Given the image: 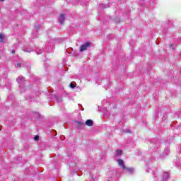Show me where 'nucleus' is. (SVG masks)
<instances>
[{
  "mask_svg": "<svg viewBox=\"0 0 181 181\" xmlns=\"http://www.w3.org/2000/svg\"><path fill=\"white\" fill-rule=\"evenodd\" d=\"M17 67H21V63L17 64Z\"/></svg>",
  "mask_w": 181,
  "mask_h": 181,
  "instance_id": "dca6fc26",
  "label": "nucleus"
},
{
  "mask_svg": "<svg viewBox=\"0 0 181 181\" xmlns=\"http://www.w3.org/2000/svg\"><path fill=\"white\" fill-rule=\"evenodd\" d=\"M65 20H66V16L64 14H61L59 18V23H61V25H63L64 23Z\"/></svg>",
  "mask_w": 181,
  "mask_h": 181,
  "instance_id": "7ed1b4c3",
  "label": "nucleus"
},
{
  "mask_svg": "<svg viewBox=\"0 0 181 181\" xmlns=\"http://www.w3.org/2000/svg\"><path fill=\"white\" fill-rule=\"evenodd\" d=\"M86 125H87V127H93V120L91 119H87L85 122Z\"/></svg>",
  "mask_w": 181,
  "mask_h": 181,
  "instance_id": "39448f33",
  "label": "nucleus"
},
{
  "mask_svg": "<svg viewBox=\"0 0 181 181\" xmlns=\"http://www.w3.org/2000/svg\"><path fill=\"white\" fill-rule=\"evenodd\" d=\"M69 86L71 88H74L76 87V86H74V84H73L72 83H70Z\"/></svg>",
  "mask_w": 181,
  "mask_h": 181,
  "instance_id": "ddd939ff",
  "label": "nucleus"
},
{
  "mask_svg": "<svg viewBox=\"0 0 181 181\" xmlns=\"http://www.w3.org/2000/svg\"><path fill=\"white\" fill-rule=\"evenodd\" d=\"M17 82L18 83V84H20L21 93H23V91H22V84L25 83V78H23V76H18L17 78Z\"/></svg>",
  "mask_w": 181,
  "mask_h": 181,
  "instance_id": "f257e3e1",
  "label": "nucleus"
},
{
  "mask_svg": "<svg viewBox=\"0 0 181 181\" xmlns=\"http://www.w3.org/2000/svg\"><path fill=\"white\" fill-rule=\"evenodd\" d=\"M90 177H91L92 180H93V181L97 180V175H94V174H92L90 175Z\"/></svg>",
  "mask_w": 181,
  "mask_h": 181,
  "instance_id": "1a4fd4ad",
  "label": "nucleus"
},
{
  "mask_svg": "<svg viewBox=\"0 0 181 181\" xmlns=\"http://www.w3.org/2000/svg\"><path fill=\"white\" fill-rule=\"evenodd\" d=\"M23 52H25L26 53H31L33 50L31 49H24Z\"/></svg>",
  "mask_w": 181,
  "mask_h": 181,
  "instance_id": "9b49d317",
  "label": "nucleus"
},
{
  "mask_svg": "<svg viewBox=\"0 0 181 181\" xmlns=\"http://www.w3.org/2000/svg\"><path fill=\"white\" fill-rule=\"evenodd\" d=\"M127 172H129V173H132V172H134V168H126Z\"/></svg>",
  "mask_w": 181,
  "mask_h": 181,
  "instance_id": "f8f14e48",
  "label": "nucleus"
},
{
  "mask_svg": "<svg viewBox=\"0 0 181 181\" xmlns=\"http://www.w3.org/2000/svg\"><path fill=\"white\" fill-rule=\"evenodd\" d=\"M169 46H170V47H172V46H173V45L170 44Z\"/></svg>",
  "mask_w": 181,
  "mask_h": 181,
  "instance_id": "a211bd4d",
  "label": "nucleus"
},
{
  "mask_svg": "<svg viewBox=\"0 0 181 181\" xmlns=\"http://www.w3.org/2000/svg\"><path fill=\"white\" fill-rule=\"evenodd\" d=\"M170 153V150L168 148H165L164 153H163V156H166Z\"/></svg>",
  "mask_w": 181,
  "mask_h": 181,
  "instance_id": "0eeeda50",
  "label": "nucleus"
},
{
  "mask_svg": "<svg viewBox=\"0 0 181 181\" xmlns=\"http://www.w3.org/2000/svg\"><path fill=\"white\" fill-rule=\"evenodd\" d=\"M169 179V173H164L163 175V180H168Z\"/></svg>",
  "mask_w": 181,
  "mask_h": 181,
  "instance_id": "423d86ee",
  "label": "nucleus"
},
{
  "mask_svg": "<svg viewBox=\"0 0 181 181\" xmlns=\"http://www.w3.org/2000/svg\"><path fill=\"white\" fill-rule=\"evenodd\" d=\"M11 53H12L13 54H15V49H13V50L11 51Z\"/></svg>",
  "mask_w": 181,
  "mask_h": 181,
  "instance_id": "f3484780",
  "label": "nucleus"
},
{
  "mask_svg": "<svg viewBox=\"0 0 181 181\" xmlns=\"http://www.w3.org/2000/svg\"><path fill=\"white\" fill-rule=\"evenodd\" d=\"M118 165L122 168V169H127L125 165H124V161L122 160H117Z\"/></svg>",
  "mask_w": 181,
  "mask_h": 181,
  "instance_id": "20e7f679",
  "label": "nucleus"
},
{
  "mask_svg": "<svg viewBox=\"0 0 181 181\" xmlns=\"http://www.w3.org/2000/svg\"><path fill=\"white\" fill-rule=\"evenodd\" d=\"M88 47H90V42H85L81 46L80 52H84L85 50H87Z\"/></svg>",
  "mask_w": 181,
  "mask_h": 181,
  "instance_id": "f03ea898",
  "label": "nucleus"
},
{
  "mask_svg": "<svg viewBox=\"0 0 181 181\" xmlns=\"http://www.w3.org/2000/svg\"><path fill=\"white\" fill-rule=\"evenodd\" d=\"M107 181H110V180H107Z\"/></svg>",
  "mask_w": 181,
  "mask_h": 181,
  "instance_id": "aec40b11",
  "label": "nucleus"
},
{
  "mask_svg": "<svg viewBox=\"0 0 181 181\" xmlns=\"http://www.w3.org/2000/svg\"><path fill=\"white\" fill-rule=\"evenodd\" d=\"M43 53V50H40V52H37V54H42Z\"/></svg>",
  "mask_w": 181,
  "mask_h": 181,
  "instance_id": "2eb2a0df",
  "label": "nucleus"
},
{
  "mask_svg": "<svg viewBox=\"0 0 181 181\" xmlns=\"http://www.w3.org/2000/svg\"><path fill=\"white\" fill-rule=\"evenodd\" d=\"M122 155V150H117L116 151V156H119Z\"/></svg>",
  "mask_w": 181,
  "mask_h": 181,
  "instance_id": "6e6552de",
  "label": "nucleus"
},
{
  "mask_svg": "<svg viewBox=\"0 0 181 181\" xmlns=\"http://www.w3.org/2000/svg\"><path fill=\"white\" fill-rule=\"evenodd\" d=\"M34 139H35V141H39V136H35V137H34Z\"/></svg>",
  "mask_w": 181,
  "mask_h": 181,
  "instance_id": "4468645a",
  "label": "nucleus"
},
{
  "mask_svg": "<svg viewBox=\"0 0 181 181\" xmlns=\"http://www.w3.org/2000/svg\"><path fill=\"white\" fill-rule=\"evenodd\" d=\"M1 2H4V1H5V0H0Z\"/></svg>",
  "mask_w": 181,
  "mask_h": 181,
  "instance_id": "6ab92c4d",
  "label": "nucleus"
},
{
  "mask_svg": "<svg viewBox=\"0 0 181 181\" xmlns=\"http://www.w3.org/2000/svg\"><path fill=\"white\" fill-rule=\"evenodd\" d=\"M4 39H5V36L3 34H0V42H4Z\"/></svg>",
  "mask_w": 181,
  "mask_h": 181,
  "instance_id": "9d476101",
  "label": "nucleus"
}]
</instances>
